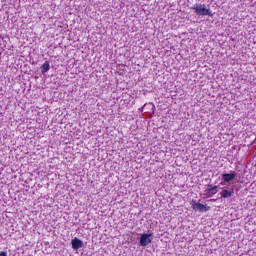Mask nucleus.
I'll use <instances>...</instances> for the list:
<instances>
[{
  "mask_svg": "<svg viewBox=\"0 0 256 256\" xmlns=\"http://www.w3.org/2000/svg\"><path fill=\"white\" fill-rule=\"evenodd\" d=\"M191 208L193 211H198L199 213H207V211H211V207L205 204H201L195 200L191 202Z\"/></svg>",
  "mask_w": 256,
  "mask_h": 256,
  "instance_id": "f03ea898",
  "label": "nucleus"
},
{
  "mask_svg": "<svg viewBox=\"0 0 256 256\" xmlns=\"http://www.w3.org/2000/svg\"><path fill=\"white\" fill-rule=\"evenodd\" d=\"M237 177V174L235 172H232L230 174H222V179L224 183H230V181H234L235 178Z\"/></svg>",
  "mask_w": 256,
  "mask_h": 256,
  "instance_id": "0eeeda50",
  "label": "nucleus"
},
{
  "mask_svg": "<svg viewBox=\"0 0 256 256\" xmlns=\"http://www.w3.org/2000/svg\"><path fill=\"white\" fill-rule=\"evenodd\" d=\"M210 201H215V199H211Z\"/></svg>",
  "mask_w": 256,
  "mask_h": 256,
  "instance_id": "9d476101",
  "label": "nucleus"
},
{
  "mask_svg": "<svg viewBox=\"0 0 256 256\" xmlns=\"http://www.w3.org/2000/svg\"><path fill=\"white\" fill-rule=\"evenodd\" d=\"M51 69V64L49 61H46L42 66H41V73L42 75H45Z\"/></svg>",
  "mask_w": 256,
  "mask_h": 256,
  "instance_id": "6e6552de",
  "label": "nucleus"
},
{
  "mask_svg": "<svg viewBox=\"0 0 256 256\" xmlns=\"http://www.w3.org/2000/svg\"><path fill=\"white\" fill-rule=\"evenodd\" d=\"M0 256H7V252H1Z\"/></svg>",
  "mask_w": 256,
  "mask_h": 256,
  "instance_id": "1a4fd4ad",
  "label": "nucleus"
},
{
  "mask_svg": "<svg viewBox=\"0 0 256 256\" xmlns=\"http://www.w3.org/2000/svg\"><path fill=\"white\" fill-rule=\"evenodd\" d=\"M194 13L196 15H199L201 17H205L208 15V17H213V11H211L210 8L207 7V5L199 3V4H194L192 7Z\"/></svg>",
  "mask_w": 256,
  "mask_h": 256,
  "instance_id": "f257e3e1",
  "label": "nucleus"
},
{
  "mask_svg": "<svg viewBox=\"0 0 256 256\" xmlns=\"http://www.w3.org/2000/svg\"><path fill=\"white\" fill-rule=\"evenodd\" d=\"M221 199H229V197H233L235 195V190L231 188L230 190L224 189L220 192Z\"/></svg>",
  "mask_w": 256,
  "mask_h": 256,
  "instance_id": "39448f33",
  "label": "nucleus"
},
{
  "mask_svg": "<svg viewBox=\"0 0 256 256\" xmlns=\"http://www.w3.org/2000/svg\"><path fill=\"white\" fill-rule=\"evenodd\" d=\"M71 245L74 251H78V249H81V247H83V241L75 237L74 239H72Z\"/></svg>",
  "mask_w": 256,
  "mask_h": 256,
  "instance_id": "423d86ee",
  "label": "nucleus"
},
{
  "mask_svg": "<svg viewBox=\"0 0 256 256\" xmlns=\"http://www.w3.org/2000/svg\"><path fill=\"white\" fill-rule=\"evenodd\" d=\"M153 241V234H142L140 237L141 247H147Z\"/></svg>",
  "mask_w": 256,
  "mask_h": 256,
  "instance_id": "7ed1b4c3",
  "label": "nucleus"
},
{
  "mask_svg": "<svg viewBox=\"0 0 256 256\" xmlns=\"http://www.w3.org/2000/svg\"><path fill=\"white\" fill-rule=\"evenodd\" d=\"M217 193H219V188L217 186L211 184L207 185V188L205 189V195L207 197H213V195H217Z\"/></svg>",
  "mask_w": 256,
  "mask_h": 256,
  "instance_id": "20e7f679",
  "label": "nucleus"
}]
</instances>
